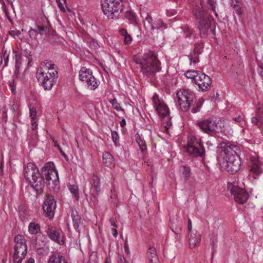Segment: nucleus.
Returning <instances> with one entry per match:
<instances>
[{
	"mask_svg": "<svg viewBox=\"0 0 263 263\" xmlns=\"http://www.w3.org/2000/svg\"><path fill=\"white\" fill-rule=\"evenodd\" d=\"M50 192H58L60 189V180L57 170L52 162L45 164L41 169V176L35 185H32L37 194L43 192L45 185Z\"/></svg>",
	"mask_w": 263,
	"mask_h": 263,
	"instance_id": "obj_1",
	"label": "nucleus"
},
{
	"mask_svg": "<svg viewBox=\"0 0 263 263\" xmlns=\"http://www.w3.org/2000/svg\"><path fill=\"white\" fill-rule=\"evenodd\" d=\"M58 77L57 66L48 61L42 62L36 72L38 83L45 90L51 89Z\"/></svg>",
	"mask_w": 263,
	"mask_h": 263,
	"instance_id": "obj_2",
	"label": "nucleus"
},
{
	"mask_svg": "<svg viewBox=\"0 0 263 263\" xmlns=\"http://www.w3.org/2000/svg\"><path fill=\"white\" fill-rule=\"evenodd\" d=\"M133 60L140 65L141 72L147 78H154L161 70L160 62L154 51H149L141 57L134 55Z\"/></svg>",
	"mask_w": 263,
	"mask_h": 263,
	"instance_id": "obj_3",
	"label": "nucleus"
},
{
	"mask_svg": "<svg viewBox=\"0 0 263 263\" xmlns=\"http://www.w3.org/2000/svg\"><path fill=\"white\" fill-rule=\"evenodd\" d=\"M193 13L198 23L200 34H207L209 30H212L211 22L213 21V18L203 7L199 6H195L193 8Z\"/></svg>",
	"mask_w": 263,
	"mask_h": 263,
	"instance_id": "obj_4",
	"label": "nucleus"
},
{
	"mask_svg": "<svg viewBox=\"0 0 263 263\" xmlns=\"http://www.w3.org/2000/svg\"><path fill=\"white\" fill-rule=\"evenodd\" d=\"M101 3L102 11L108 18H119L123 10L122 0H101Z\"/></svg>",
	"mask_w": 263,
	"mask_h": 263,
	"instance_id": "obj_5",
	"label": "nucleus"
},
{
	"mask_svg": "<svg viewBox=\"0 0 263 263\" xmlns=\"http://www.w3.org/2000/svg\"><path fill=\"white\" fill-rule=\"evenodd\" d=\"M185 149L189 155L194 157L202 158L205 156V150L201 140L195 136L189 137Z\"/></svg>",
	"mask_w": 263,
	"mask_h": 263,
	"instance_id": "obj_6",
	"label": "nucleus"
},
{
	"mask_svg": "<svg viewBox=\"0 0 263 263\" xmlns=\"http://www.w3.org/2000/svg\"><path fill=\"white\" fill-rule=\"evenodd\" d=\"M14 241L13 261L15 263H21L27 254L26 240L24 236L18 234L14 237Z\"/></svg>",
	"mask_w": 263,
	"mask_h": 263,
	"instance_id": "obj_7",
	"label": "nucleus"
},
{
	"mask_svg": "<svg viewBox=\"0 0 263 263\" xmlns=\"http://www.w3.org/2000/svg\"><path fill=\"white\" fill-rule=\"evenodd\" d=\"M178 101L181 110L187 111L192 103L195 100V93L189 89L180 90L177 93Z\"/></svg>",
	"mask_w": 263,
	"mask_h": 263,
	"instance_id": "obj_8",
	"label": "nucleus"
},
{
	"mask_svg": "<svg viewBox=\"0 0 263 263\" xmlns=\"http://www.w3.org/2000/svg\"><path fill=\"white\" fill-rule=\"evenodd\" d=\"M79 77L81 81L87 84L88 88L90 90H95L99 85L100 82L92 75V70L90 69L82 67L79 71Z\"/></svg>",
	"mask_w": 263,
	"mask_h": 263,
	"instance_id": "obj_9",
	"label": "nucleus"
},
{
	"mask_svg": "<svg viewBox=\"0 0 263 263\" xmlns=\"http://www.w3.org/2000/svg\"><path fill=\"white\" fill-rule=\"evenodd\" d=\"M227 187L231 195L233 196L235 201L238 204H243L248 200L249 195L245 190L232 183H228Z\"/></svg>",
	"mask_w": 263,
	"mask_h": 263,
	"instance_id": "obj_10",
	"label": "nucleus"
},
{
	"mask_svg": "<svg viewBox=\"0 0 263 263\" xmlns=\"http://www.w3.org/2000/svg\"><path fill=\"white\" fill-rule=\"evenodd\" d=\"M24 171V177L31 187L32 184L35 185L37 183V181L40 180L41 175L39 173V170L34 164L32 163H27V165L25 166Z\"/></svg>",
	"mask_w": 263,
	"mask_h": 263,
	"instance_id": "obj_11",
	"label": "nucleus"
},
{
	"mask_svg": "<svg viewBox=\"0 0 263 263\" xmlns=\"http://www.w3.org/2000/svg\"><path fill=\"white\" fill-rule=\"evenodd\" d=\"M217 124L218 122L216 120L211 118L197 123V126L201 131L211 136H213L214 134L218 132Z\"/></svg>",
	"mask_w": 263,
	"mask_h": 263,
	"instance_id": "obj_12",
	"label": "nucleus"
},
{
	"mask_svg": "<svg viewBox=\"0 0 263 263\" xmlns=\"http://www.w3.org/2000/svg\"><path fill=\"white\" fill-rule=\"evenodd\" d=\"M220 151L219 156H224V160L229 159L234 156H239L237 151L239 148L237 146L232 144L229 142H222L220 144Z\"/></svg>",
	"mask_w": 263,
	"mask_h": 263,
	"instance_id": "obj_13",
	"label": "nucleus"
},
{
	"mask_svg": "<svg viewBox=\"0 0 263 263\" xmlns=\"http://www.w3.org/2000/svg\"><path fill=\"white\" fill-rule=\"evenodd\" d=\"M45 232L52 241L61 246L65 244L64 235L61 229H58L55 227L48 226Z\"/></svg>",
	"mask_w": 263,
	"mask_h": 263,
	"instance_id": "obj_14",
	"label": "nucleus"
},
{
	"mask_svg": "<svg viewBox=\"0 0 263 263\" xmlns=\"http://www.w3.org/2000/svg\"><path fill=\"white\" fill-rule=\"evenodd\" d=\"M57 203L53 197L48 195L46 196L43 204V210L45 216L50 219L54 217Z\"/></svg>",
	"mask_w": 263,
	"mask_h": 263,
	"instance_id": "obj_15",
	"label": "nucleus"
},
{
	"mask_svg": "<svg viewBox=\"0 0 263 263\" xmlns=\"http://www.w3.org/2000/svg\"><path fill=\"white\" fill-rule=\"evenodd\" d=\"M195 84L198 86L199 91H206L210 88L212 84V80L209 76L200 71L198 76L195 79Z\"/></svg>",
	"mask_w": 263,
	"mask_h": 263,
	"instance_id": "obj_16",
	"label": "nucleus"
},
{
	"mask_svg": "<svg viewBox=\"0 0 263 263\" xmlns=\"http://www.w3.org/2000/svg\"><path fill=\"white\" fill-rule=\"evenodd\" d=\"M228 160H223L222 163H226L227 171L233 174L238 172L240 168L241 160L239 156H234Z\"/></svg>",
	"mask_w": 263,
	"mask_h": 263,
	"instance_id": "obj_17",
	"label": "nucleus"
},
{
	"mask_svg": "<svg viewBox=\"0 0 263 263\" xmlns=\"http://www.w3.org/2000/svg\"><path fill=\"white\" fill-rule=\"evenodd\" d=\"M158 114L163 118V122H165V127L169 126L171 125V118L170 117V111L168 107L164 103L159 104L155 108Z\"/></svg>",
	"mask_w": 263,
	"mask_h": 263,
	"instance_id": "obj_18",
	"label": "nucleus"
},
{
	"mask_svg": "<svg viewBox=\"0 0 263 263\" xmlns=\"http://www.w3.org/2000/svg\"><path fill=\"white\" fill-rule=\"evenodd\" d=\"M89 182L90 191L92 194H96L94 195L95 198L96 195L98 196L101 192L100 178L98 176L93 174L89 179Z\"/></svg>",
	"mask_w": 263,
	"mask_h": 263,
	"instance_id": "obj_19",
	"label": "nucleus"
},
{
	"mask_svg": "<svg viewBox=\"0 0 263 263\" xmlns=\"http://www.w3.org/2000/svg\"><path fill=\"white\" fill-rule=\"evenodd\" d=\"M35 27L38 30L39 34L46 35L50 32L51 26L49 21L46 18H44L42 23L37 22Z\"/></svg>",
	"mask_w": 263,
	"mask_h": 263,
	"instance_id": "obj_20",
	"label": "nucleus"
},
{
	"mask_svg": "<svg viewBox=\"0 0 263 263\" xmlns=\"http://www.w3.org/2000/svg\"><path fill=\"white\" fill-rule=\"evenodd\" d=\"M250 171L254 175V178L256 179L263 172V163L257 159L252 160Z\"/></svg>",
	"mask_w": 263,
	"mask_h": 263,
	"instance_id": "obj_21",
	"label": "nucleus"
},
{
	"mask_svg": "<svg viewBox=\"0 0 263 263\" xmlns=\"http://www.w3.org/2000/svg\"><path fill=\"white\" fill-rule=\"evenodd\" d=\"M178 173L180 179L184 181H188L192 178L193 175L191 167L185 165H181L179 167Z\"/></svg>",
	"mask_w": 263,
	"mask_h": 263,
	"instance_id": "obj_22",
	"label": "nucleus"
},
{
	"mask_svg": "<svg viewBox=\"0 0 263 263\" xmlns=\"http://www.w3.org/2000/svg\"><path fill=\"white\" fill-rule=\"evenodd\" d=\"M71 217L72 219L73 226L76 231L80 233L79 226L82 224L81 218L78 214L77 211L72 210L71 212Z\"/></svg>",
	"mask_w": 263,
	"mask_h": 263,
	"instance_id": "obj_23",
	"label": "nucleus"
},
{
	"mask_svg": "<svg viewBox=\"0 0 263 263\" xmlns=\"http://www.w3.org/2000/svg\"><path fill=\"white\" fill-rule=\"evenodd\" d=\"M204 101V100L202 98L198 100H194V102L192 103L190 106L191 112L193 114L198 112L200 110Z\"/></svg>",
	"mask_w": 263,
	"mask_h": 263,
	"instance_id": "obj_24",
	"label": "nucleus"
},
{
	"mask_svg": "<svg viewBox=\"0 0 263 263\" xmlns=\"http://www.w3.org/2000/svg\"><path fill=\"white\" fill-rule=\"evenodd\" d=\"M47 263H68L64 256L60 254H53L49 257Z\"/></svg>",
	"mask_w": 263,
	"mask_h": 263,
	"instance_id": "obj_25",
	"label": "nucleus"
},
{
	"mask_svg": "<svg viewBox=\"0 0 263 263\" xmlns=\"http://www.w3.org/2000/svg\"><path fill=\"white\" fill-rule=\"evenodd\" d=\"M103 163L105 166L111 168L114 166V158L108 152H105L102 156Z\"/></svg>",
	"mask_w": 263,
	"mask_h": 263,
	"instance_id": "obj_26",
	"label": "nucleus"
},
{
	"mask_svg": "<svg viewBox=\"0 0 263 263\" xmlns=\"http://www.w3.org/2000/svg\"><path fill=\"white\" fill-rule=\"evenodd\" d=\"M201 241V235L199 233H196L193 235L191 234L189 238V246L191 248H195L197 245L199 244Z\"/></svg>",
	"mask_w": 263,
	"mask_h": 263,
	"instance_id": "obj_27",
	"label": "nucleus"
},
{
	"mask_svg": "<svg viewBox=\"0 0 263 263\" xmlns=\"http://www.w3.org/2000/svg\"><path fill=\"white\" fill-rule=\"evenodd\" d=\"M147 256L148 259V262L153 261L154 262L158 263V259L157 256L156 249L154 247H151L149 249L147 253Z\"/></svg>",
	"mask_w": 263,
	"mask_h": 263,
	"instance_id": "obj_28",
	"label": "nucleus"
},
{
	"mask_svg": "<svg viewBox=\"0 0 263 263\" xmlns=\"http://www.w3.org/2000/svg\"><path fill=\"white\" fill-rule=\"evenodd\" d=\"M125 17L128 20L129 23L135 26L137 25L136 16L132 11H126L125 13Z\"/></svg>",
	"mask_w": 263,
	"mask_h": 263,
	"instance_id": "obj_29",
	"label": "nucleus"
},
{
	"mask_svg": "<svg viewBox=\"0 0 263 263\" xmlns=\"http://www.w3.org/2000/svg\"><path fill=\"white\" fill-rule=\"evenodd\" d=\"M41 230L40 226L34 222H31L28 226V231L31 234L36 235Z\"/></svg>",
	"mask_w": 263,
	"mask_h": 263,
	"instance_id": "obj_30",
	"label": "nucleus"
},
{
	"mask_svg": "<svg viewBox=\"0 0 263 263\" xmlns=\"http://www.w3.org/2000/svg\"><path fill=\"white\" fill-rule=\"evenodd\" d=\"M120 34L124 37V43L125 45H129L132 42V36L127 33V30L122 28L119 30Z\"/></svg>",
	"mask_w": 263,
	"mask_h": 263,
	"instance_id": "obj_31",
	"label": "nucleus"
},
{
	"mask_svg": "<svg viewBox=\"0 0 263 263\" xmlns=\"http://www.w3.org/2000/svg\"><path fill=\"white\" fill-rule=\"evenodd\" d=\"M13 53L14 54L13 59L15 60V71H18L22 64V54L21 53L16 51H13Z\"/></svg>",
	"mask_w": 263,
	"mask_h": 263,
	"instance_id": "obj_32",
	"label": "nucleus"
},
{
	"mask_svg": "<svg viewBox=\"0 0 263 263\" xmlns=\"http://www.w3.org/2000/svg\"><path fill=\"white\" fill-rule=\"evenodd\" d=\"M136 140L142 152L147 150L146 142L143 138L139 134L135 136Z\"/></svg>",
	"mask_w": 263,
	"mask_h": 263,
	"instance_id": "obj_33",
	"label": "nucleus"
},
{
	"mask_svg": "<svg viewBox=\"0 0 263 263\" xmlns=\"http://www.w3.org/2000/svg\"><path fill=\"white\" fill-rule=\"evenodd\" d=\"M199 72V71L189 70L185 72L184 75L187 78L192 79V82L195 83V79L198 76Z\"/></svg>",
	"mask_w": 263,
	"mask_h": 263,
	"instance_id": "obj_34",
	"label": "nucleus"
},
{
	"mask_svg": "<svg viewBox=\"0 0 263 263\" xmlns=\"http://www.w3.org/2000/svg\"><path fill=\"white\" fill-rule=\"evenodd\" d=\"M46 245L45 238L43 240L40 239L39 237H35L34 240V247L36 249H42L44 248Z\"/></svg>",
	"mask_w": 263,
	"mask_h": 263,
	"instance_id": "obj_35",
	"label": "nucleus"
},
{
	"mask_svg": "<svg viewBox=\"0 0 263 263\" xmlns=\"http://www.w3.org/2000/svg\"><path fill=\"white\" fill-rule=\"evenodd\" d=\"M163 27L166 28V25L161 20H156L153 24H152L150 28L152 30L155 29H158Z\"/></svg>",
	"mask_w": 263,
	"mask_h": 263,
	"instance_id": "obj_36",
	"label": "nucleus"
},
{
	"mask_svg": "<svg viewBox=\"0 0 263 263\" xmlns=\"http://www.w3.org/2000/svg\"><path fill=\"white\" fill-rule=\"evenodd\" d=\"M68 187L70 193L74 195L76 200L77 201H79L80 197L79 194V188L78 186L75 185H69Z\"/></svg>",
	"mask_w": 263,
	"mask_h": 263,
	"instance_id": "obj_37",
	"label": "nucleus"
},
{
	"mask_svg": "<svg viewBox=\"0 0 263 263\" xmlns=\"http://www.w3.org/2000/svg\"><path fill=\"white\" fill-rule=\"evenodd\" d=\"M170 228L172 230V231L175 233V238L177 240L180 239L179 235L180 234L181 231V224H179L178 225L177 227L174 228V226H171Z\"/></svg>",
	"mask_w": 263,
	"mask_h": 263,
	"instance_id": "obj_38",
	"label": "nucleus"
},
{
	"mask_svg": "<svg viewBox=\"0 0 263 263\" xmlns=\"http://www.w3.org/2000/svg\"><path fill=\"white\" fill-rule=\"evenodd\" d=\"M9 86L11 93L13 95H15L16 94V81L14 79L10 80L9 81Z\"/></svg>",
	"mask_w": 263,
	"mask_h": 263,
	"instance_id": "obj_39",
	"label": "nucleus"
},
{
	"mask_svg": "<svg viewBox=\"0 0 263 263\" xmlns=\"http://www.w3.org/2000/svg\"><path fill=\"white\" fill-rule=\"evenodd\" d=\"M110 103L111 104L113 108L117 111H123L124 110L121 107L120 104L118 102L116 98H114L110 101Z\"/></svg>",
	"mask_w": 263,
	"mask_h": 263,
	"instance_id": "obj_40",
	"label": "nucleus"
},
{
	"mask_svg": "<svg viewBox=\"0 0 263 263\" xmlns=\"http://www.w3.org/2000/svg\"><path fill=\"white\" fill-rule=\"evenodd\" d=\"M37 139V131L32 130V132L28 136V140L29 143H33Z\"/></svg>",
	"mask_w": 263,
	"mask_h": 263,
	"instance_id": "obj_41",
	"label": "nucleus"
},
{
	"mask_svg": "<svg viewBox=\"0 0 263 263\" xmlns=\"http://www.w3.org/2000/svg\"><path fill=\"white\" fill-rule=\"evenodd\" d=\"M152 101L154 105V107L155 108L161 104L163 102H161L159 99V96L157 93H155L153 97H152Z\"/></svg>",
	"mask_w": 263,
	"mask_h": 263,
	"instance_id": "obj_42",
	"label": "nucleus"
},
{
	"mask_svg": "<svg viewBox=\"0 0 263 263\" xmlns=\"http://www.w3.org/2000/svg\"><path fill=\"white\" fill-rule=\"evenodd\" d=\"M208 3L210 6L209 9L212 11H213L215 13V15L217 16V14L216 12V0H208Z\"/></svg>",
	"mask_w": 263,
	"mask_h": 263,
	"instance_id": "obj_43",
	"label": "nucleus"
},
{
	"mask_svg": "<svg viewBox=\"0 0 263 263\" xmlns=\"http://www.w3.org/2000/svg\"><path fill=\"white\" fill-rule=\"evenodd\" d=\"M188 57L190 61V64L193 63L195 64L199 62V56H197L196 55H194L192 53H190Z\"/></svg>",
	"mask_w": 263,
	"mask_h": 263,
	"instance_id": "obj_44",
	"label": "nucleus"
},
{
	"mask_svg": "<svg viewBox=\"0 0 263 263\" xmlns=\"http://www.w3.org/2000/svg\"><path fill=\"white\" fill-rule=\"evenodd\" d=\"M28 33H29V37L31 39H34L36 38L37 35L39 34L38 30H37V29H36V28H35V29L31 28L29 30Z\"/></svg>",
	"mask_w": 263,
	"mask_h": 263,
	"instance_id": "obj_45",
	"label": "nucleus"
},
{
	"mask_svg": "<svg viewBox=\"0 0 263 263\" xmlns=\"http://www.w3.org/2000/svg\"><path fill=\"white\" fill-rule=\"evenodd\" d=\"M3 56L2 57H3V59L4 61V65L3 66V68H4L5 67L7 66V65H8V61H9V53H7L6 50H5V51L3 50Z\"/></svg>",
	"mask_w": 263,
	"mask_h": 263,
	"instance_id": "obj_46",
	"label": "nucleus"
},
{
	"mask_svg": "<svg viewBox=\"0 0 263 263\" xmlns=\"http://www.w3.org/2000/svg\"><path fill=\"white\" fill-rule=\"evenodd\" d=\"M29 114H30V117L32 119V120H34L36 118V108H35L34 107H29Z\"/></svg>",
	"mask_w": 263,
	"mask_h": 263,
	"instance_id": "obj_47",
	"label": "nucleus"
},
{
	"mask_svg": "<svg viewBox=\"0 0 263 263\" xmlns=\"http://www.w3.org/2000/svg\"><path fill=\"white\" fill-rule=\"evenodd\" d=\"M89 46L91 48L97 49L99 47L98 43L95 39H91L88 41Z\"/></svg>",
	"mask_w": 263,
	"mask_h": 263,
	"instance_id": "obj_48",
	"label": "nucleus"
},
{
	"mask_svg": "<svg viewBox=\"0 0 263 263\" xmlns=\"http://www.w3.org/2000/svg\"><path fill=\"white\" fill-rule=\"evenodd\" d=\"M111 138L115 145H117L119 138L118 133L116 131H111Z\"/></svg>",
	"mask_w": 263,
	"mask_h": 263,
	"instance_id": "obj_49",
	"label": "nucleus"
},
{
	"mask_svg": "<svg viewBox=\"0 0 263 263\" xmlns=\"http://www.w3.org/2000/svg\"><path fill=\"white\" fill-rule=\"evenodd\" d=\"M255 117H257V118H258L260 121L263 122V110L261 108H258L255 114Z\"/></svg>",
	"mask_w": 263,
	"mask_h": 263,
	"instance_id": "obj_50",
	"label": "nucleus"
},
{
	"mask_svg": "<svg viewBox=\"0 0 263 263\" xmlns=\"http://www.w3.org/2000/svg\"><path fill=\"white\" fill-rule=\"evenodd\" d=\"M0 2H2V8L4 12L5 13V15L8 19H10V17L9 16V13H8V11L7 10V8L6 7V6L5 5L4 1L3 0H0Z\"/></svg>",
	"mask_w": 263,
	"mask_h": 263,
	"instance_id": "obj_51",
	"label": "nucleus"
},
{
	"mask_svg": "<svg viewBox=\"0 0 263 263\" xmlns=\"http://www.w3.org/2000/svg\"><path fill=\"white\" fill-rule=\"evenodd\" d=\"M243 117L241 116H238L237 117L233 118V120L236 123H238L239 125H241V123L243 121Z\"/></svg>",
	"mask_w": 263,
	"mask_h": 263,
	"instance_id": "obj_52",
	"label": "nucleus"
},
{
	"mask_svg": "<svg viewBox=\"0 0 263 263\" xmlns=\"http://www.w3.org/2000/svg\"><path fill=\"white\" fill-rule=\"evenodd\" d=\"M251 121L253 124L256 125V124H259L260 125L259 127L263 126V122L261 121H260V120H259V119H258V118H257V117L255 116V117H252Z\"/></svg>",
	"mask_w": 263,
	"mask_h": 263,
	"instance_id": "obj_53",
	"label": "nucleus"
},
{
	"mask_svg": "<svg viewBox=\"0 0 263 263\" xmlns=\"http://www.w3.org/2000/svg\"><path fill=\"white\" fill-rule=\"evenodd\" d=\"M117 195L116 194H112L110 196V202L112 203L115 206L118 205V200L117 199Z\"/></svg>",
	"mask_w": 263,
	"mask_h": 263,
	"instance_id": "obj_54",
	"label": "nucleus"
},
{
	"mask_svg": "<svg viewBox=\"0 0 263 263\" xmlns=\"http://www.w3.org/2000/svg\"><path fill=\"white\" fill-rule=\"evenodd\" d=\"M234 9L235 12L239 16L241 15L242 13V10L238 6V5H234Z\"/></svg>",
	"mask_w": 263,
	"mask_h": 263,
	"instance_id": "obj_55",
	"label": "nucleus"
},
{
	"mask_svg": "<svg viewBox=\"0 0 263 263\" xmlns=\"http://www.w3.org/2000/svg\"><path fill=\"white\" fill-rule=\"evenodd\" d=\"M184 33L186 37H190L192 34V30L187 27L183 28Z\"/></svg>",
	"mask_w": 263,
	"mask_h": 263,
	"instance_id": "obj_56",
	"label": "nucleus"
},
{
	"mask_svg": "<svg viewBox=\"0 0 263 263\" xmlns=\"http://www.w3.org/2000/svg\"><path fill=\"white\" fill-rule=\"evenodd\" d=\"M2 119L3 122L6 123L7 121V109L6 108H3V113L2 115Z\"/></svg>",
	"mask_w": 263,
	"mask_h": 263,
	"instance_id": "obj_57",
	"label": "nucleus"
},
{
	"mask_svg": "<svg viewBox=\"0 0 263 263\" xmlns=\"http://www.w3.org/2000/svg\"><path fill=\"white\" fill-rule=\"evenodd\" d=\"M211 243L212 245L213 251H215V248L217 247L216 242H217V238H214L212 237L210 239Z\"/></svg>",
	"mask_w": 263,
	"mask_h": 263,
	"instance_id": "obj_58",
	"label": "nucleus"
},
{
	"mask_svg": "<svg viewBox=\"0 0 263 263\" xmlns=\"http://www.w3.org/2000/svg\"><path fill=\"white\" fill-rule=\"evenodd\" d=\"M10 35L13 37L18 36L21 34V31L20 30H12L9 32Z\"/></svg>",
	"mask_w": 263,
	"mask_h": 263,
	"instance_id": "obj_59",
	"label": "nucleus"
},
{
	"mask_svg": "<svg viewBox=\"0 0 263 263\" xmlns=\"http://www.w3.org/2000/svg\"><path fill=\"white\" fill-rule=\"evenodd\" d=\"M145 21L149 25V27H151L152 24L153 23L152 17L151 16V15L150 14H149L148 13L147 14V16L145 17Z\"/></svg>",
	"mask_w": 263,
	"mask_h": 263,
	"instance_id": "obj_60",
	"label": "nucleus"
},
{
	"mask_svg": "<svg viewBox=\"0 0 263 263\" xmlns=\"http://www.w3.org/2000/svg\"><path fill=\"white\" fill-rule=\"evenodd\" d=\"M257 72L259 75L263 78V64L259 65L257 68Z\"/></svg>",
	"mask_w": 263,
	"mask_h": 263,
	"instance_id": "obj_61",
	"label": "nucleus"
},
{
	"mask_svg": "<svg viewBox=\"0 0 263 263\" xmlns=\"http://www.w3.org/2000/svg\"><path fill=\"white\" fill-rule=\"evenodd\" d=\"M118 263H129L128 261H127L124 256L120 255Z\"/></svg>",
	"mask_w": 263,
	"mask_h": 263,
	"instance_id": "obj_62",
	"label": "nucleus"
},
{
	"mask_svg": "<svg viewBox=\"0 0 263 263\" xmlns=\"http://www.w3.org/2000/svg\"><path fill=\"white\" fill-rule=\"evenodd\" d=\"M55 1H56V2H57V4H58V6L59 7V8L60 9V10L61 11L64 12L65 11V8H64V7L63 5L61 2V1L60 0H55Z\"/></svg>",
	"mask_w": 263,
	"mask_h": 263,
	"instance_id": "obj_63",
	"label": "nucleus"
},
{
	"mask_svg": "<svg viewBox=\"0 0 263 263\" xmlns=\"http://www.w3.org/2000/svg\"><path fill=\"white\" fill-rule=\"evenodd\" d=\"M37 124L36 122L34 121V120H32L31 121V128L32 130L36 131V129L37 128Z\"/></svg>",
	"mask_w": 263,
	"mask_h": 263,
	"instance_id": "obj_64",
	"label": "nucleus"
}]
</instances>
